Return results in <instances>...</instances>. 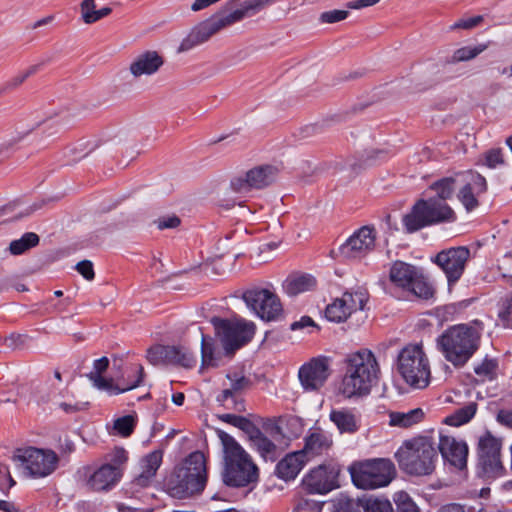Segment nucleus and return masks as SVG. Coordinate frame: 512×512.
Listing matches in <instances>:
<instances>
[{"instance_id": "f257e3e1", "label": "nucleus", "mask_w": 512, "mask_h": 512, "mask_svg": "<svg viewBox=\"0 0 512 512\" xmlns=\"http://www.w3.org/2000/svg\"><path fill=\"white\" fill-rule=\"evenodd\" d=\"M380 367L372 351L361 349L345 358V374L340 392L346 398L363 397L378 382Z\"/></svg>"}, {"instance_id": "f03ea898", "label": "nucleus", "mask_w": 512, "mask_h": 512, "mask_svg": "<svg viewBox=\"0 0 512 512\" xmlns=\"http://www.w3.org/2000/svg\"><path fill=\"white\" fill-rule=\"evenodd\" d=\"M223 451L222 480L230 487H246L257 483L259 469L252 457L229 434L220 431L218 433Z\"/></svg>"}, {"instance_id": "7ed1b4c3", "label": "nucleus", "mask_w": 512, "mask_h": 512, "mask_svg": "<svg viewBox=\"0 0 512 512\" xmlns=\"http://www.w3.org/2000/svg\"><path fill=\"white\" fill-rule=\"evenodd\" d=\"M272 2L273 0H248L244 2L241 8L213 15L192 28L187 37L181 42L180 51H188L207 42L221 29L254 15Z\"/></svg>"}, {"instance_id": "20e7f679", "label": "nucleus", "mask_w": 512, "mask_h": 512, "mask_svg": "<svg viewBox=\"0 0 512 512\" xmlns=\"http://www.w3.org/2000/svg\"><path fill=\"white\" fill-rule=\"evenodd\" d=\"M207 483L206 459L202 452L191 453L165 482L167 493L177 499L199 495Z\"/></svg>"}, {"instance_id": "39448f33", "label": "nucleus", "mask_w": 512, "mask_h": 512, "mask_svg": "<svg viewBox=\"0 0 512 512\" xmlns=\"http://www.w3.org/2000/svg\"><path fill=\"white\" fill-rule=\"evenodd\" d=\"M480 339V327L459 324L445 330L437 339V345L447 361L462 367L478 350Z\"/></svg>"}, {"instance_id": "423d86ee", "label": "nucleus", "mask_w": 512, "mask_h": 512, "mask_svg": "<svg viewBox=\"0 0 512 512\" xmlns=\"http://www.w3.org/2000/svg\"><path fill=\"white\" fill-rule=\"evenodd\" d=\"M395 457L400 468L407 474L426 476L434 472L438 454L429 438L415 437L405 441Z\"/></svg>"}, {"instance_id": "0eeeda50", "label": "nucleus", "mask_w": 512, "mask_h": 512, "mask_svg": "<svg viewBox=\"0 0 512 512\" xmlns=\"http://www.w3.org/2000/svg\"><path fill=\"white\" fill-rule=\"evenodd\" d=\"M349 472L358 488L376 489L387 486L392 481L395 466L390 459L375 458L353 463Z\"/></svg>"}, {"instance_id": "6e6552de", "label": "nucleus", "mask_w": 512, "mask_h": 512, "mask_svg": "<svg viewBox=\"0 0 512 512\" xmlns=\"http://www.w3.org/2000/svg\"><path fill=\"white\" fill-rule=\"evenodd\" d=\"M455 220V213L445 202L437 198L418 200L411 212L404 216L403 223L408 232H415L423 227Z\"/></svg>"}, {"instance_id": "1a4fd4ad", "label": "nucleus", "mask_w": 512, "mask_h": 512, "mask_svg": "<svg viewBox=\"0 0 512 512\" xmlns=\"http://www.w3.org/2000/svg\"><path fill=\"white\" fill-rule=\"evenodd\" d=\"M397 369L411 387L422 389L430 382V366L420 345H407L398 354Z\"/></svg>"}, {"instance_id": "9d476101", "label": "nucleus", "mask_w": 512, "mask_h": 512, "mask_svg": "<svg viewBox=\"0 0 512 512\" xmlns=\"http://www.w3.org/2000/svg\"><path fill=\"white\" fill-rule=\"evenodd\" d=\"M211 323L226 354H233L237 349L250 342L256 330L253 322L241 318L213 317Z\"/></svg>"}, {"instance_id": "9b49d317", "label": "nucleus", "mask_w": 512, "mask_h": 512, "mask_svg": "<svg viewBox=\"0 0 512 512\" xmlns=\"http://www.w3.org/2000/svg\"><path fill=\"white\" fill-rule=\"evenodd\" d=\"M502 440L490 431L484 432L478 438V475L485 480H495L503 477L506 470L501 461Z\"/></svg>"}, {"instance_id": "f8f14e48", "label": "nucleus", "mask_w": 512, "mask_h": 512, "mask_svg": "<svg viewBox=\"0 0 512 512\" xmlns=\"http://www.w3.org/2000/svg\"><path fill=\"white\" fill-rule=\"evenodd\" d=\"M108 366L109 359L107 357H101L94 361L93 370L87 374L88 379L96 389L105 391L109 395H118L141 385L144 377V369L142 365H135L131 369V372L134 374V377L131 378V380L126 381L122 379L119 380L118 384H115L112 378L108 379L102 376Z\"/></svg>"}, {"instance_id": "ddd939ff", "label": "nucleus", "mask_w": 512, "mask_h": 512, "mask_svg": "<svg viewBox=\"0 0 512 512\" xmlns=\"http://www.w3.org/2000/svg\"><path fill=\"white\" fill-rule=\"evenodd\" d=\"M16 459L27 476L43 478L52 474L58 465V455L52 450L29 447L18 450Z\"/></svg>"}, {"instance_id": "4468645a", "label": "nucleus", "mask_w": 512, "mask_h": 512, "mask_svg": "<svg viewBox=\"0 0 512 512\" xmlns=\"http://www.w3.org/2000/svg\"><path fill=\"white\" fill-rule=\"evenodd\" d=\"M279 168L265 164L251 168L243 175L231 179L230 188L234 193L247 195L252 190H260L270 186L278 177Z\"/></svg>"}, {"instance_id": "2eb2a0df", "label": "nucleus", "mask_w": 512, "mask_h": 512, "mask_svg": "<svg viewBox=\"0 0 512 512\" xmlns=\"http://www.w3.org/2000/svg\"><path fill=\"white\" fill-rule=\"evenodd\" d=\"M340 470L336 461H326L309 470L303 477L302 484L311 494H326L339 487Z\"/></svg>"}, {"instance_id": "dca6fc26", "label": "nucleus", "mask_w": 512, "mask_h": 512, "mask_svg": "<svg viewBox=\"0 0 512 512\" xmlns=\"http://www.w3.org/2000/svg\"><path fill=\"white\" fill-rule=\"evenodd\" d=\"M243 300L263 320L274 321L282 315V304L272 290L266 288L247 290L243 294Z\"/></svg>"}, {"instance_id": "f3484780", "label": "nucleus", "mask_w": 512, "mask_h": 512, "mask_svg": "<svg viewBox=\"0 0 512 512\" xmlns=\"http://www.w3.org/2000/svg\"><path fill=\"white\" fill-rule=\"evenodd\" d=\"M457 198L467 212L479 207L481 197L487 191L486 179L476 171H462L458 180Z\"/></svg>"}, {"instance_id": "a211bd4d", "label": "nucleus", "mask_w": 512, "mask_h": 512, "mask_svg": "<svg viewBox=\"0 0 512 512\" xmlns=\"http://www.w3.org/2000/svg\"><path fill=\"white\" fill-rule=\"evenodd\" d=\"M469 258L470 250L465 246H459L440 251L433 262L444 272L449 286H452L463 275Z\"/></svg>"}, {"instance_id": "6ab92c4d", "label": "nucleus", "mask_w": 512, "mask_h": 512, "mask_svg": "<svg viewBox=\"0 0 512 512\" xmlns=\"http://www.w3.org/2000/svg\"><path fill=\"white\" fill-rule=\"evenodd\" d=\"M367 293L364 290L345 292L326 307V318L335 323H341L358 310H362L367 302Z\"/></svg>"}, {"instance_id": "aec40b11", "label": "nucleus", "mask_w": 512, "mask_h": 512, "mask_svg": "<svg viewBox=\"0 0 512 512\" xmlns=\"http://www.w3.org/2000/svg\"><path fill=\"white\" fill-rule=\"evenodd\" d=\"M226 377L229 383L216 397V401L226 409L242 412L244 401L241 396L251 387L252 382L248 377L237 372L228 373Z\"/></svg>"}, {"instance_id": "412c9836", "label": "nucleus", "mask_w": 512, "mask_h": 512, "mask_svg": "<svg viewBox=\"0 0 512 512\" xmlns=\"http://www.w3.org/2000/svg\"><path fill=\"white\" fill-rule=\"evenodd\" d=\"M376 241V231L371 226H363L356 230L339 247V253L346 259H360L373 251Z\"/></svg>"}, {"instance_id": "4be33fe9", "label": "nucleus", "mask_w": 512, "mask_h": 512, "mask_svg": "<svg viewBox=\"0 0 512 512\" xmlns=\"http://www.w3.org/2000/svg\"><path fill=\"white\" fill-rule=\"evenodd\" d=\"M147 360L153 365L175 364L191 368L196 360L193 354L184 347L162 346L151 347L147 351Z\"/></svg>"}, {"instance_id": "5701e85b", "label": "nucleus", "mask_w": 512, "mask_h": 512, "mask_svg": "<svg viewBox=\"0 0 512 512\" xmlns=\"http://www.w3.org/2000/svg\"><path fill=\"white\" fill-rule=\"evenodd\" d=\"M329 375V364L326 358L312 359L310 362L302 365L298 372L300 383L306 391L320 389Z\"/></svg>"}, {"instance_id": "b1692460", "label": "nucleus", "mask_w": 512, "mask_h": 512, "mask_svg": "<svg viewBox=\"0 0 512 512\" xmlns=\"http://www.w3.org/2000/svg\"><path fill=\"white\" fill-rule=\"evenodd\" d=\"M86 470V486L95 492L111 490L122 477V471L112 465L102 464L94 470Z\"/></svg>"}, {"instance_id": "393cba45", "label": "nucleus", "mask_w": 512, "mask_h": 512, "mask_svg": "<svg viewBox=\"0 0 512 512\" xmlns=\"http://www.w3.org/2000/svg\"><path fill=\"white\" fill-rule=\"evenodd\" d=\"M438 448L443 459L450 465L458 469L466 467L468 446L464 441L449 435H440Z\"/></svg>"}, {"instance_id": "a878e982", "label": "nucleus", "mask_w": 512, "mask_h": 512, "mask_svg": "<svg viewBox=\"0 0 512 512\" xmlns=\"http://www.w3.org/2000/svg\"><path fill=\"white\" fill-rule=\"evenodd\" d=\"M332 446V436L325 431L316 430L306 435L304 438V446L299 451L308 463L327 454Z\"/></svg>"}, {"instance_id": "bb28decb", "label": "nucleus", "mask_w": 512, "mask_h": 512, "mask_svg": "<svg viewBox=\"0 0 512 512\" xmlns=\"http://www.w3.org/2000/svg\"><path fill=\"white\" fill-rule=\"evenodd\" d=\"M162 456L161 451L155 450L141 460V471L131 482V489L137 490L138 488H145L151 485L162 463Z\"/></svg>"}, {"instance_id": "cd10ccee", "label": "nucleus", "mask_w": 512, "mask_h": 512, "mask_svg": "<svg viewBox=\"0 0 512 512\" xmlns=\"http://www.w3.org/2000/svg\"><path fill=\"white\" fill-rule=\"evenodd\" d=\"M163 64L164 58L157 51H145L135 57L129 71L136 78L144 75L151 76L157 73Z\"/></svg>"}, {"instance_id": "c85d7f7f", "label": "nucleus", "mask_w": 512, "mask_h": 512, "mask_svg": "<svg viewBox=\"0 0 512 512\" xmlns=\"http://www.w3.org/2000/svg\"><path fill=\"white\" fill-rule=\"evenodd\" d=\"M250 446L265 461L274 462L281 454V449L259 428L248 437Z\"/></svg>"}, {"instance_id": "c756f323", "label": "nucleus", "mask_w": 512, "mask_h": 512, "mask_svg": "<svg viewBox=\"0 0 512 512\" xmlns=\"http://www.w3.org/2000/svg\"><path fill=\"white\" fill-rule=\"evenodd\" d=\"M306 464L307 461L299 450L290 452L277 463L275 473L285 481L293 480Z\"/></svg>"}, {"instance_id": "7c9ffc66", "label": "nucleus", "mask_w": 512, "mask_h": 512, "mask_svg": "<svg viewBox=\"0 0 512 512\" xmlns=\"http://www.w3.org/2000/svg\"><path fill=\"white\" fill-rule=\"evenodd\" d=\"M329 419L335 424L341 434H354L360 428V416L347 408L332 410Z\"/></svg>"}, {"instance_id": "2f4dec72", "label": "nucleus", "mask_w": 512, "mask_h": 512, "mask_svg": "<svg viewBox=\"0 0 512 512\" xmlns=\"http://www.w3.org/2000/svg\"><path fill=\"white\" fill-rule=\"evenodd\" d=\"M417 274L418 269L415 266L395 261L390 268L389 279L395 287L407 290Z\"/></svg>"}, {"instance_id": "473e14b6", "label": "nucleus", "mask_w": 512, "mask_h": 512, "mask_svg": "<svg viewBox=\"0 0 512 512\" xmlns=\"http://www.w3.org/2000/svg\"><path fill=\"white\" fill-rule=\"evenodd\" d=\"M315 286L316 280L309 274L291 275L283 284L285 292L290 296L312 290Z\"/></svg>"}, {"instance_id": "72a5a7b5", "label": "nucleus", "mask_w": 512, "mask_h": 512, "mask_svg": "<svg viewBox=\"0 0 512 512\" xmlns=\"http://www.w3.org/2000/svg\"><path fill=\"white\" fill-rule=\"evenodd\" d=\"M460 174L461 172H457L451 176L443 177L433 182L429 186V189L436 193L438 200L445 202V200L450 199L455 190L458 189Z\"/></svg>"}, {"instance_id": "f704fd0d", "label": "nucleus", "mask_w": 512, "mask_h": 512, "mask_svg": "<svg viewBox=\"0 0 512 512\" xmlns=\"http://www.w3.org/2000/svg\"><path fill=\"white\" fill-rule=\"evenodd\" d=\"M424 417V412L420 408L411 409L407 412H391L389 414V424L401 428H408L419 423Z\"/></svg>"}, {"instance_id": "c9c22d12", "label": "nucleus", "mask_w": 512, "mask_h": 512, "mask_svg": "<svg viewBox=\"0 0 512 512\" xmlns=\"http://www.w3.org/2000/svg\"><path fill=\"white\" fill-rule=\"evenodd\" d=\"M39 236L33 232H27L20 239L13 240L9 245L12 255H21L39 244Z\"/></svg>"}, {"instance_id": "e433bc0d", "label": "nucleus", "mask_w": 512, "mask_h": 512, "mask_svg": "<svg viewBox=\"0 0 512 512\" xmlns=\"http://www.w3.org/2000/svg\"><path fill=\"white\" fill-rule=\"evenodd\" d=\"M498 324L504 328L512 329V291L498 302Z\"/></svg>"}, {"instance_id": "4c0bfd02", "label": "nucleus", "mask_w": 512, "mask_h": 512, "mask_svg": "<svg viewBox=\"0 0 512 512\" xmlns=\"http://www.w3.org/2000/svg\"><path fill=\"white\" fill-rule=\"evenodd\" d=\"M487 44H479L477 46L471 47V46H465L457 49L454 51L453 55L451 56L450 62L451 63H458L463 61H469L474 58H476L480 53L485 51L487 49Z\"/></svg>"}, {"instance_id": "58836bf2", "label": "nucleus", "mask_w": 512, "mask_h": 512, "mask_svg": "<svg viewBox=\"0 0 512 512\" xmlns=\"http://www.w3.org/2000/svg\"><path fill=\"white\" fill-rule=\"evenodd\" d=\"M476 413V405L471 403L458 409L453 415L446 418V423L451 426H460L468 423Z\"/></svg>"}, {"instance_id": "ea45409f", "label": "nucleus", "mask_w": 512, "mask_h": 512, "mask_svg": "<svg viewBox=\"0 0 512 512\" xmlns=\"http://www.w3.org/2000/svg\"><path fill=\"white\" fill-rule=\"evenodd\" d=\"M219 419L225 423L231 424L242 431H244L248 437L255 431L257 428L255 424L247 419L244 416H239L235 414H223L219 416Z\"/></svg>"}, {"instance_id": "a19ab883", "label": "nucleus", "mask_w": 512, "mask_h": 512, "mask_svg": "<svg viewBox=\"0 0 512 512\" xmlns=\"http://www.w3.org/2000/svg\"><path fill=\"white\" fill-rule=\"evenodd\" d=\"M498 361L492 358H485L480 364L475 366L474 372L483 381L493 380L497 376Z\"/></svg>"}, {"instance_id": "79ce46f5", "label": "nucleus", "mask_w": 512, "mask_h": 512, "mask_svg": "<svg viewBox=\"0 0 512 512\" xmlns=\"http://www.w3.org/2000/svg\"><path fill=\"white\" fill-rule=\"evenodd\" d=\"M407 291L412 292L415 296L422 299H429L433 296L434 293L432 287L427 283V281L419 272L415 276V279L412 281L411 285L408 287Z\"/></svg>"}, {"instance_id": "37998d69", "label": "nucleus", "mask_w": 512, "mask_h": 512, "mask_svg": "<svg viewBox=\"0 0 512 512\" xmlns=\"http://www.w3.org/2000/svg\"><path fill=\"white\" fill-rule=\"evenodd\" d=\"M201 355H202V366H215L216 356L214 340L210 336L202 334L201 338Z\"/></svg>"}, {"instance_id": "c03bdc74", "label": "nucleus", "mask_w": 512, "mask_h": 512, "mask_svg": "<svg viewBox=\"0 0 512 512\" xmlns=\"http://www.w3.org/2000/svg\"><path fill=\"white\" fill-rule=\"evenodd\" d=\"M136 425V417L133 415H125L117 418L113 424V431L122 437H128L134 431Z\"/></svg>"}, {"instance_id": "a18cd8bd", "label": "nucleus", "mask_w": 512, "mask_h": 512, "mask_svg": "<svg viewBox=\"0 0 512 512\" xmlns=\"http://www.w3.org/2000/svg\"><path fill=\"white\" fill-rule=\"evenodd\" d=\"M95 0H83L80 4L81 19L85 24L99 21L98 9Z\"/></svg>"}, {"instance_id": "49530a36", "label": "nucleus", "mask_w": 512, "mask_h": 512, "mask_svg": "<svg viewBox=\"0 0 512 512\" xmlns=\"http://www.w3.org/2000/svg\"><path fill=\"white\" fill-rule=\"evenodd\" d=\"M365 512H393V507L388 499L368 498L363 506Z\"/></svg>"}, {"instance_id": "de8ad7c7", "label": "nucleus", "mask_w": 512, "mask_h": 512, "mask_svg": "<svg viewBox=\"0 0 512 512\" xmlns=\"http://www.w3.org/2000/svg\"><path fill=\"white\" fill-rule=\"evenodd\" d=\"M332 512H362L360 504L350 498H338L332 504Z\"/></svg>"}, {"instance_id": "09e8293b", "label": "nucleus", "mask_w": 512, "mask_h": 512, "mask_svg": "<svg viewBox=\"0 0 512 512\" xmlns=\"http://www.w3.org/2000/svg\"><path fill=\"white\" fill-rule=\"evenodd\" d=\"M484 21V16L482 15H476L473 17L468 18H460L457 21H455L450 27V31L455 30H471L477 26H479Z\"/></svg>"}, {"instance_id": "8fccbe9b", "label": "nucleus", "mask_w": 512, "mask_h": 512, "mask_svg": "<svg viewBox=\"0 0 512 512\" xmlns=\"http://www.w3.org/2000/svg\"><path fill=\"white\" fill-rule=\"evenodd\" d=\"M484 164L494 169L500 165L504 164V154L503 150L500 148H492L485 152L484 154Z\"/></svg>"}, {"instance_id": "3c124183", "label": "nucleus", "mask_w": 512, "mask_h": 512, "mask_svg": "<svg viewBox=\"0 0 512 512\" xmlns=\"http://www.w3.org/2000/svg\"><path fill=\"white\" fill-rule=\"evenodd\" d=\"M349 15L348 10H330L323 12L320 15V21L322 23L332 24L342 20H345Z\"/></svg>"}, {"instance_id": "603ef678", "label": "nucleus", "mask_w": 512, "mask_h": 512, "mask_svg": "<svg viewBox=\"0 0 512 512\" xmlns=\"http://www.w3.org/2000/svg\"><path fill=\"white\" fill-rule=\"evenodd\" d=\"M28 339L27 335L12 333L5 338V345L11 349H20L27 344Z\"/></svg>"}, {"instance_id": "864d4df0", "label": "nucleus", "mask_w": 512, "mask_h": 512, "mask_svg": "<svg viewBox=\"0 0 512 512\" xmlns=\"http://www.w3.org/2000/svg\"><path fill=\"white\" fill-rule=\"evenodd\" d=\"M127 461V452L123 448H118L111 454L110 462L105 463L106 465H112L117 467L118 470L122 471L123 464Z\"/></svg>"}, {"instance_id": "5fc2aeb1", "label": "nucleus", "mask_w": 512, "mask_h": 512, "mask_svg": "<svg viewBox=\"0 0 512 512\" xmlns=\"http://www.w3.org/2000/svg\"><path fill=\"white\" fill-rule=\"evenodd\" d=\"M76 270L88 281L95 277L93 264L89 260H82L76 265Z\"/></svg>"}, {"instance_id": "6e6d98bb", "label": "nucleus", "mask_w": 512, "mask_h": 512, "mask_svg": "<svg viewBox=\"0 0 512 512\" xmlns=\"http://www.w3.org/2000/svg\"><path fill=\"white\" fill-rule=\"evenodd\" d=\"M180 219L176 215H169V216H163L160 217L157 221V227L160 230L163 229H172L176 228L180 225Z\"/></svg>"}, {"instance_id": "4d7b16f0", "label": "nucleus", "mask_w": 512, "mask_h": 512, "mask_svg": "<svg viewBox=\"0 0 512 512\" xmlns=\"http://www.w3.org/2000/svg\"><path fill=\"white\" fill-rule=\"evenodd\" d=\"M502 277L512 282V255H505L499 262L498 266Z\"/></svg>"}, {"instance_id": "13d9d810", "label": "nucleus", "mask_w": 512, "mask_h": 512, "mask_svg": "<svg viewBox=\"0 0 512 512\" xmlns=\"http://www.w3.org/2000/svg\"><path fill=\"white\" fill-rule=\"evenodd\" d=\"M38 69V66L35 65V66H31L30 68H28L26 71L24 72H21L20 74L16 75L15 77H13L11 79V81L8 83V85L10 87H17L19 86L21 83H23L29 76H31L32 74H34Z\"/></svg>"}, {"instance_id": "bf43d9fd", "label": "nucleus", "mask_w": 512, "mask_h": 512, "mask_svg": "<svg viewBox=\"0 0 512 512\" xmlns=\"http://www.w3.org/2000/svg\"><path fill=\"white\" fill-rule=\"evenodd\" d=\"M496 420L502 426L512 429V409H501L496 415Z\"/></svg>"}, {"instance_id": "052dcab7", "label": "nucleus", "mask_w": 512, "mask_h": 512, "mask_svg": "<svg viewBox=\"0 0 512 512\" xmlns=\"http://www.w3.org/2000/svg\"><path fill=\"white\" fill-rule=\"evenodd\" d=\"M379 2H380V0H352V1H349L346 3V7L348 9L359 10V9H363L366 7L376 5Z\"/></svg>"}, {"instance_id": "680f3d73", "label": "nucleus", "mask_w": 512, "mask_h": 512, "mask_svg": "<svg viewBox=\"0 0 512 512\" xmlns=\"http://www.w3.org/2000/svg\"><path fill=\"white\" fill-rule=\"evenodd\" d=\"M439 512H486L484 509L479 508L476 510L475 508H468L467 510L464 509L463 506L459 504H447L441 507Z\"/></svg>"}, {"instance_id": "e2e57ef3", "label": "nucleus", "mask_w": 512, "mask_h": 512, "mask_svg": "<svg viewBox=\"0 0 512 512\" xmlns=\"http://www.w3.org/2000/svg\"><path fill=\"white\" fill-rule=\"evenodd\" d=\"M310 326H315L314 321L310 317L304 316L299 321L293 322L291 324V329L298 330Z\"/></svg>"}, {"instance_id": "0e129e2a", "label": "nucleus", "mask_w": 512, "mask_h": 512, "mask_svg": "<svg viewBox=\"0 0 512 512\" xmlns=\"http://www.w3.org/2000/svg\"><path fill=\"white\" fill-rule=\"evenodd\" d=\"M218 1L219 0H195L194 3L191 5V10L197 12L207 8L208 6Z\"/></svg>"}, {"instance_id": "69168bd1", "label": "nucleus", "mask_w": 512, "mask_h": 512, "mask_svg": "<svg viewBox=\"0 0 512 512\" xmlns=\"http://www.w3.org/2000/svg\"><path fill=\"white\" fill-rule=\"evenodd\" d=\"M184 400H185V395L181 392H178V393H175L172 395V401L177 406L183 405Z\"/></svg>"}, {"instance_id": "338daca9", "label": "nucleus", "mask_w": 512, "mask_h": 512, "mask_svg": "<svg viewBox=\"0 0 512 512\" xmlns=\"http://www.w3.org/2000/svg\"><path fill=\"white\" fill-rule=\"evenodd\" d=\"M21 139V137L17 138V139H8V140H5L1 146H0V149L1 150H7L9 148H11L13 145H15L19 140Z\"/></svg>"}, {"instance_id": "774afa93", "label": "nucleus", "mask_w": 512, "mask_h": 512, "mask_svg": "<svg viewBox=\"0 0 512 512\" xmlns=\"http://www.w3.org/2000/svg\"><path fill=\"white\" fill-rule=\"evenodd\" d=\"M400 512H419L413 504H407L400 509Z\"/></svg>"}]
</instances>
